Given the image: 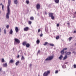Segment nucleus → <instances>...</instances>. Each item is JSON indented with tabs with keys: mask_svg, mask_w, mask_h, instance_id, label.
Returning a JSON list of instances; mask_svg holds the SVG:
<instances>
[{
	"mask_svg": "<svg viewBox=\"0 0 76 76\" xmlns=\"http://www.w3.org/2000/svg\"><path fill=\"white\" fill-rule=\"evenodd\" d=\"M49 16V17L51 18L52 19H54V14L53 13H50L49 12L48 14Z\"/></svg>",
	"mask_w": 76,
	"mask_h": 76,
	"instance_id": "1",
	"label": "nucleus"
},
{
	"mask_svg": "<svg viewBox=\"0 0 76 76\" xmlns=\"http://www.w3.org/2000/svg\"><path fill=\"white\" fill-rule=\"evenodd\" d=\"M50 73V71H48L45 72L43 74V76H48V75Z\"/></svg>",
	"mask_w": 76,
	"mask_h": 76,
	"instance_id": "2",
	"label": "nucleus"
},
{
	"mask_svg": "<svg viewBox=\"0 0 76 76\" xmlns=\"http://www.w3.org/2000/svg\"><path fill=\"white\" fill-rule=\"evenodd\" d=\"M10 13V10L7 9V13L6 15V18L7 19L9 18V14Z\"/></svg>",
	"mask_w": 76,
	"mask_h": 76,
	"instance_id": "3",
	"label": "nucleus"
},
{
	"mask_svg": "<svg viewBox=\"0 0 76 76\" xmlns=\"http://www.w3.org/2000/svg\"><path fill=\"white\" fill-rule=\"evenodd\" d=\"M53 58V56H49L45 59L46 61H48V60H51Z\"/></svg>",
	"mask_w": 76,
	"mask_h": 76,
	"instance_id": "4",
	"label": "nucleus"
},
{
	"mask_svg": "<svg viewBox=\"0 0 76 76\" xmlns=\"http://www.w3.org/2000/svg\"><path fill=\"white\" fill-rule=\"evenodd\" d=\"M8 5L7 7V9L10 10V7L9 6H10V4H11V0H8Z\"/></svg>",
	"mask_w": 76,
	"mask_h": 76,
	"instance_id": "5",
	"label": "nucleus"
},
{
	"mask_svg": "<svg viewBox=\"0 0 76 76\" xmlns=\"http://www.w3.org/2000/svg\"><path fill=\"white\" fill-rule=\"evenodd\" d=\"M15 40V42H17L18 44H19L20 43V40L17 38H15L14 39Z\"/></svg>",
	"mask_w": 76,
	"mask_h": 76,
	"instance_id": "6",
	"label": "nucleus"
},
{
	"mask_svg": "<svg viewBox=\"0 0 76 76\" xmlns=\"http://www.w3.org/2000/svg\"><path fill=\"white\" fill-rule=\"evenodd\" d=\"M41 7V6L39 4H37L36 5V8L37 9H39Z\"/></svg>",
	"mask_w": 76,
	"mask_h": 76,
	"instance_id": "7",
	"label": "nucleus"
},
{
	"mask_svg": "<svg viewBox=\"0 0 76 76\" xmlns=\"http://www.w3.org/2000/svg\"><path fill=\"white\" fill-rule=\"evenodd\" d=\"M29 30V27H26L24 29V31H28Z\"/></svg>",
	"mask_w": 76,
	"mask_h": 76,
	"instance_id": "8",
	"label": "nucleus"
},
{
	"mask_svg": "<svg viewBox=\"0 0 76 76\" xmlns=\"http://www.w3.org/2000/svg\"><path fill=\"white\" fill-rule=\"evenodd\" d=\"M15 29L16 32V33H18V32H19V28H18V27H15Z\"/></svg>",
	"mask_w": 76,
	"mask_h": 76,
	"instance_id": "9",
	"label": "nucleus"
},
{
	"mask_svg": "<svg viewBox=\"0 0 76 76\" xmlns=\"http://www.w3.org/2000/svg\"><path fill=\"white\" fill-rule=\"evenodd\" d=\"M27 44V42H26V41L22 43V45L24 46H25V45H26Z\"/></svg>",
	"mask_w": 76,
	"mask_h": 76,
	"instance_id": "10",
	"label": "nucleus"
},
{
	"mask_svg": "<svg viewBox=\"0 0 76 76\" xmlns=\"http://www.w3.org/2000/svg\"><path fill=\"white\" fill-rule=\"evenodd\" d=\"M14 4H18V0H15L14 1Z\"/></svg>",
	"mask_w": 76,
	"mask_h": 76,
	"instance_id": "11",
	"label": "nucleus"
},
{
	"mask_svg": "<svg viewBox=\"0 0 76 76\" xmlns=\"http://www.w3.org/2000/svg\"><path fill=\"white\" fill-rule=\"evenodd\" d=\"M26 47H27V48H29L30 47V44L29 43H27L26 45Z\"/></svg>",
	"mask_w": 76,
	"mask_h": 76,
	"instance_id": "12",
	"label": "nucleus"
},
{
	"mask_svg": "<svg viewBox=\"0 0 76 76\" xmlns=\"http://www.w3.org/2000/svg\"><path fill=\"white\" fill-rule=\"evenodd\" d=\"M3 66L4 67H7V63H5V64H3Z\"/></svg>",
	"mask_w": 76,
	"mask_h": 76,
	"instance_id": "13",
	"label": "nucleus"
},
{
	"mask_svg": "<svg viewBox=\"0 0 76 76\" xmlns=\"http://www.w3.org/2000/svg\"><path fill=\"white\" fill-rule=\"evenodd\" d=\"M40 42V41H39V39L37 40L36 42L37 44H39Z\"/></svg>",
	"mask_w": 76,
	"mask_h": 76,
	"instance_id": "14",
	"label": "nucleus"
},
{
	"mask_svg": "<svg viewBox=\"0 0 76 76\" xmlns=\"http://www.w3.org/2000/svg\"><path fill=\"white\" fill-rule=\"evenodd\" d=\"M20 63V62H19V61H17L15 63V64H16V66H18V65Z\"/></svg>",
	"mask_w": 76,
	"mask_h": 76,
	"instance_id": "15",
	"label": "nucleus"
},
{
	"mask_svg": "<svg viewBox=\"0 0 76 76\" xmlns=\"http://www.w3.org/2000/svg\"><path fill=\"white\" fill-rule=\"evenodd\" d=\"M0 5L1 6V5H2V10H4V5H3V4L1 3L0 4Z\"/></svg>",
	"mask_w": 76,
	"mask_h": 76,
	"instance_id": "16",
	"label": "nucleus"
},
{
	"mask_svg": "<svg viewBox=\"0 0 76 76\" xmlns=\"http://www.w3.org/2000/svg\"><path fill=\"white\" fill-rule=\"evenodd\" d=\"M63 58V56L62 55H61L58 58L60 60H61Z\"/></svg>",
	"mask_w": 76,
	"mask_h": 76,
	"instance_id": "17",
	"label": "nucleus"
},
{
	"mask_svg": "<svg viewBox=\"0 0 76 76\" xmlns=\"http://www.w3.org/2000/svg\"><path fill=\"white\" fill-rule=\"evenodd\" d=\"M10 34H13V31H12V29H11L10 31Z\"/></svg>",
	"mask_w": 76,
	"mask_h": 76,
	"instance_id": "18",
	"label": "nucleus"
},
{
	"mask_svg": "<svg viewBox=\"0 0 76 76\" xmlns=\"http://www.w3.org/2000/svg\"><path fill=\"white\" fill-rule=\"evenodd\" d=\"M54 1L56 3H59V0H54Z\"/></svg>",
	"mask_w": 76,
	"mask_h": 76,
	"instance_id": "19",
	"label": "nucleus"
},
{
	"mask_svg": "<svg viewBox=\"0 0 76 76\" xmlns=\"http://www.w3.org/2000/svg\"><path fill=\"white\" fill-rule=\"evenodd\" d=\"M21 60H25V57H24V56H22Z\"/></svg>",
	"mask_w": 76,
	"mask_h": 76,
	"instance_id": "20",
	"label": "nucleus"
},
{
	"mask_svg": "<svg viewBox=\"0 0 76 76\" xmlns=\"http://www.w3.org/2000/svg\"><path fill=\"white\" fill-rule=\"evenodd\" d=\"M13 62H14V61L12 59L10 61V63H13Z\"/></svg>",
	"mask_w": 76,
	"mask_h": 76,
	"instance_id": "21",
	"label": "nucleus"
},
{
	"mask_svg": "<svg viewBox=\"0 0 76 76\" xmlns=\"http://www.w3.org/2000/svg\"><path fill=\"white\" fill-rule=\"evenodd\" d=\"M67 58V55H66L64 57L63 60H66V58Z\"/></svg>",
	"mask_w": 76,
	"mask_h": 76,
	"instance_id": "22",
	"label": "nucleus"
},
{
	"mask_svg": "<svg viewBox=\"0 0 76 76\" xmlns=\"http://www.w3.org/2000/svg\"><path fill=\"white\" fill-rule=\"evenodd\" d=\"M61 53L62 54H64V50H62L61 52Z\"/></svg>",
	"mask_w": 76,
	"mask_h": 76,
	"instance_id": "23",
	"label": "nucleus"
},
{
	"mask_svg": "<svg viewBox=\"0 0 76 76\" xmlns=\"http://www.w3.org/2000/svg\"><path fill=\"white\" fill-rule=\"evenodd\" d=\"M72 38H73V37H69V41H71V39H72Z\"/></svg>",
	"mask_w": 76,
	"mask_h": 76,
	"instance_id": "24",
	"label": "nucleus"
},
{
	"mask_svg": "<svg viewBox=\"0 0 76 76\" xmlns=\"http://www.w3.org/2000/svg\"><path fill=\"white\" fill-rule=\"evenodd\" d=\"M59 38H60V36H56V39H59Z\"/></svg>",
	"mask_w": 76,
	"mask_h": 76,
	"instance_id": "25",
	"label": "nucleus"
},
{
	"mask_svg": "<svg viewBox=\"0 0 76 76\" xmlns=\"http://www.w3.org/2000/svg\"><path fill=\"white\" fill-rule=\"evenodd\" d=\"M71 54V52H67L66 53V55H70Z\"/></svg>",
	"mask_w": 76,
	"mask_h": 76,
	"instance_id": "26",
	"label": "nucleus"
},
{
	"mask_svg": "<svg viewBox=\"0 0 76 76\" xmlns=\"http://www.w3.org/2000/svg\"><path fill=\"white\" fill-rule=\"evenodd\" d=\"M30 19L31 20H34V17H31L30 18Z\"/></svg>",
	"mask_w": 76,
	"mask_h": 76,
	"instance_id": "27",
	"label": "nucleus"
},
{
	"mask_svg": "<svg viewBox=\"0 0 76 76\" xmlns=\"http://www.w3.org/2000/svg\"><path fill=\"white\" fill-rule=\"evenodd\" d=\"M28 23L29 25H31V24H32V21H28Z\"/></svg>",
	"mask_w": 76,
	"mask_h": 76,
	"instance_id": "28",
	"label": "nucleus"
},
{
	"mask_svg": "<svg viewBox=\"0 0 76 76\" xmlns=\"http://www.w3.org/2000/svg\"><path fill=\"white\" fill-rule=\"evenodd\" d=\"M50 46H52V47H53L54 46V44L53 43H50L49 44Z\"/></svg>",
	"mask_w": 76,
	"mask_h": 76,
	"instance_id": "29",
	"label": "nucleus"
},
{
	"mask_svg": "<svg viewBox=\"0 0 76 76\" xmlns=\"http://www.w3.org/2000/svg\"><path fill=\"white\" fill-rule=\"evenodd\" d=\"M48 44V43L47 42H45V44H43L44 45H47Z\"/></svg>",
	"mask_w": 76,
	"mask_h": 76,
	"instance_id": "30",
	"label": "nucleus"
},
{
	"mask_svg": "<svg viewBox=\"0 0 76 76\" xmlns=\"http://www.w3.org/2000/svg\"><path fill=\"white\" fill-rule=\"evenodd\" d=\"M26 3L27 4H29V1L28 0H27L26 1Z\"/></svg>",
	"mask_w": 76,
	"mask_h": 76,
	"instance_id": "31",
	"label": "nucleus"
},
{
	"mask_svg": "<svg viewBox=\"0 0 76 76\" xmlns=\"http://www.w3.org/2000/svg\"><path fill=\"white\" fill-rule=\"evenodd\" d=\"M4 34H6V30L5 29L4 30Z\"/></svg>",
	"mask_w": 76,
	"mask_h": 76,
	"instance_id": "32",
	"label": "nucleus"
},
{
	"mask_svg": "<svg viewBox=\"0 0 76 76\" xmlns=\"http://www.w3.org/2000/svg\"><path fill=\"white\" fill-rule=\"evenodd\" d=\"M73 66H74V68L75 69V68H76V64H74L73 65Z\"/></svg>",
	"mask_w": 76,
	"mask_h": 76,
	"instance_id": "33",
	"label": "nucleus"
},
{
	"mask_svg": "<svg viewBox=\"0 0 76 76\" xmlns=\"http://www.w3.org/2000/svg\"><path fill=\"white\" fill-rule=\"evenodd\" d=\"M6 27L7 29H8L9 27V25H7L6 26Z\"/></svg>",
	"mask_w": 76,
	"mask_h": 76,
	"instance_id": "34",
	"label": "nucleus"
},
{
	"mask_svg": "<svg viewBox=\"0 0 76 76\" xmlns=\"http://www.w3.org/2000/svg\"><path fill=\"white\" fill-rule=\"evenodd\" d=\"M1 61H2V62H4V58H2L1 59Z\"/></svg>",
	"mask_w": 76,
	"mask_h": 76,
	"instance_id": "35",
	"label": "nucleus"
},
{
	"mask_svg": "<svg viewBox=\"0 0 76 76\" xmlns=\"http://www.w3.org/2000/svg\"><path fill=\"white\" fill-rule=\"evenodd\" d=\"M67 50V48H65L63 49V50L64 51V50Z\"/></svg>",
	"mask_w": 76,
	"mask_h": 76,
	"instance_id": "36",
	"label": "nucleus"
},
{
	"mask_svg": "<svg viewBox=\"0 0 76 76\" xmlns=\"http://www.w3.org/2000/svg\"><path fill=\"white\" fill-rule=\"evenodd\" d=\"M59 26H60V24H59V23H58L57 25V27H58Z\"/></svg>",
	"mask_w": 76,
	"mask_h": 76,
	"instance_id": "37",
	"label": "nucleus"
},
{
	"mask_svg": "<svg viewBox=\"0 0 76 76\" xmlns=\"http://www.w3.org/2000/svg\"><path fill=\"white\" fill-rule=\"evenodd\" d=\"M43 35V34H41L40 35V37H42V36Z\"/></svg>",
	"mask_w": 76,
	"mask_h": 76,
	"instance_id": "38",
	"label": "nucleus"
},
{
	"mask_svg": "<svg viewBox=\"0 0 76 76\" xmlns=\"http://www.w3.org/2000/svg\"><path fill=\"white\" fill-rule=\"evenodd\" d=\"M58 71L57 70H56L55 72L56 73H58Z\"/></svg>",
	"mask_w": 76,
	"mask_h": 76,
	"instance_id": "39",
	"label": "nucleus"
},
{
	"mask_svg": "<svg viewBox=\"0 0 76 76\" xmlns=\"http://www.w3.org/2000/svg\"><path fill=\"white\" fill-rule=\"evenodd\" d=\"M40 31H41V30H40V29H39L38 30V33L39 32H40Z\"/></svg>",
	"mask_w": 76,
	"mask_h": 76,
	"instance_id": "40",
	"label": "nucleus"
},
{
	"mask_svg": "<svg viewBox=\"0 0 76 76\" xmlns=\"http://www.w3.org/2000/svg\"><path fill=\"white\" fill-rule=\"evenodd\" d=\"M40 53V50H38V53Z\"/></svg>",
	"mask_w": 76,
	"mask_h": 76,
	"instance_id": "41",
	"label": "nucleus"
},
{
	"mask_svg": "<svg viewBox=\"0 0 76 76\" xmlns=\"http://www.w3.org/2000/svg\"><path fill=\"white\" fill-rule=\"evenodd\" d=\"M0 32H1V29L0 27Z\"/></svg>",
	"mask_w": 76,
	"mask_h": 76,
	"instance_id": "42",
	"label": "nucleus"
},
{
	"mask_svg": "<svg viewBox=\"0 0 76 76\" xmlns=\"http://www.w3.org/2000/svg\"><path fill=\"white\" fill-rule=\"evenodd\" d=\"M17 58H19V55H18V56H17Z\"/></svg>",
	"mask_w": 76,
	"mask_h": 76,
	"instance_id": "43",
	"label": "nucleus"
},
{
	"mask_svg": "<svg viewBox=\"0 0 76 76\" xmlns=\"http://www.w3.org/2000/svg\"><path fill=\"white\" fill-rule=\"evenodd\" d=\"M74 33H76V30L74 31Z\"/></svg>",
	"mask_w": 76,
	"mask_h": 76,
	"instance_id": "44",
	"label": "nucleus"
},
{
	"mask_svg": "<svg viewBox=\"0 0 76 76\" xmlns=\"http://www.w3.org/2000/svg\"><path fill=\"white\" fill-rule=\"evenodd\" d=\"M72 53H74V54H75V51H73V52H72Z\"/></svg>",
	"mask_w": 76,
	"mask_h": 76,
	"instance_id": "45",
	"label": "nucleus"
},
{
	"mask_svg": "<svg viewBox=\"0 0 76 76\" xmlns=\"http://www.w3.org/2000/svg\"><path fill=\"white\" fill-rule=\"evenodd\" d=\"M31 66H32V65H31V64H30V65L29 66H30V67H31Z\"/></svg>",
	"mask_w": 76,
	"mask_h": 76,
	"instance_id": "46",
	"label": "nucleus"
},
{
	"mask_svg": "<svg viewBox=\"0 0 76 76\" xmlns=\"http://www.w3.org/2000/svg\"><path fill=\"white\" fill-rule=\"evenodd\" d=\"M45 14L46 15H47V12H45Z\"/></svg>",
	"mask_w": 76,
	"mask_h": 76,
	"instance_id": "47",
	"label": "nucleus"
},
{
	"mask_svg": "<svg viewBox=\"0 0 76 76\" xmlns=\"http://www.w3.org/2000/svg\"><path fill=\"white\" fill-rule=\"evenodd\" d=\"M1 70V68H0V72Z\"/></svg>",
	"mask_w": 76,
	"mask_h": 76,
	"instance_id": "48",
	"label": "nucleus"
},
{
	"mask_svg": "<svg viewBox=\"0 0 76 76\" xmlns=\"http://www.w3.org/2000/svg\"><path fill=\"white\" fill-rule=\"evenodd\" d=\"M68 63V62H66L65 63V64H67Z\"/></svg>",
	"mask_w": 76,
	"mask_h": 76,
	"instance_id": "49",
	"label": "nucleus"
},
{
	"mask_svg": "<svg viewBox=\"0 0 76 76\" xmlns=\"http://www.w3.org/2000/svg\"><path fill=\"white\" fill-rule=\"evenodd\" d=\"M4 3H5V0L4 1Z\"/></svg>",
	"mask_w": 76,
	"mask_h": 76,
	"instance_id": "50",
	"label": "nucleus"
},
{
	"mask_svg": "<svg viewBox=\"0 0 76 76\" xmlns=\"http://www.w3.org/2000/svg\"><path fill=\"white\" fill-rule=\"evenodd\" d=\"M67 25H69V23H67Z\"/></svg>",
	"mask_w": 76,
	"mask_h": 76,
	"instance_id": "51",
	"label": "nucleus"
},
{
	"mask_svg": "<svg viewBox=\"0 0 76 76\" xmlns=\"http://www.w3.org/2000/svg\"><path fill=\"white\" fill-rule=\"evenodd\" d=\"M66 52V51H65V53H66V52Z\"/></svg>",
	"mask_w": 76,
	"mask_h": 76,
	"instance_id": "52",
	"label": "nucleus"
},
{
	"mask_svg": "<svg viewBox=\"0 0 76 76\" xmlns=\"http://www.w3.org/2000/svg\"><path fill=\"white\" fill-rule=\"evenodd\" d=\"M75 14H76V12H75Z\"/></svg>",
	"mask_w": 76,
	"mask_h": 76,
	"instance_id": "53",
	"label": "nucleus"
},
{
	"mask_svg": "<svg viewBox=\"0 0 76 76\" xmlns=\"http://www.w3.org/2000/svg\"><path fill=\"white\" fill-rule=\"evenodd\" d=\"M75 0H72V1H75Z\"/></svg>",
	"mask_w": 76,
	"mask_h": 76,
	"instance_id": "54",
	"label": "nucleus"
},
{
	"mask_svg": "<svg viewBox=\"0 0 76 76\" xmlns=\"http://www.w3.org/2000/svg\"><path fill=\"white\" fill-rule=\"evenodd\" d=\"M0 13H1V12L0 11Z\"/></svg>",
	"mask_w": 76,
	"mask_h": 76,
	"instance_id": "55",
	"label": "nucleus"
},
{
	"mask_svg": "<svg viewBox=\"0 0 76 76\" xmlns=\"http://www.w3.org/2000/svg\"><path fill=\"white\" fill-rule=\"evenodd\" d=\"M0 35H1V34H0Z\"/></svg>",
	"mask_w": 76,
	"mask_h": 76,
	"instance_id": "56",
	"label": "nucleus"
},
{
	"mask_svg": "<svg viewBox=\"0 0 76 76\" xmlns=\"http://www.w3.org/2000/svg\"><path fill=\"white\" fill-rule=\"evenodd\" d=\"M13 50H14V48H13Z\"/></svg>",
	"mask_w": 76,
	"mask_h": 76,
	"instance_id": "57",
	"label": "nucleus"
},
{
	"mask_svg": "<svg viewBox=\"0 0 76 76\" xmlns=\"http://www.w3.org/2000/svg\"><path fill=\"white\" fill-rule=\"evenodd\" d=\"M75 54H76V52H75Z\"/></svg>",
	"mask_w": 76,
	"mask_h": 76,
	"instance_id": "58",
	"label": "nucleus"
}]
</instances>
